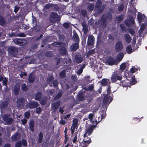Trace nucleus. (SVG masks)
<instances>
[{"instance_id":"obj_1","label":"nucleus","mask_w":147,"mask_h":147,"mask_svg":"<svg viewBox=\"0 0 147 147\" xmlns=\"http://www.w3.org/2000/svg\"><path fill=\"white\" fill-rule=\"evenodd\" d=\"M107 92V94H106L104 96L102 101V105L103 106H105L106 110L107 109L109 105L112 101L113 99V98L111 97L109 102L110 96L109 95L111 92V89L109 86L108 88Z\"/></svg>"},{"instance_id":"obj_2","label":"nucleus","mask_w":147,"mask_h":147,"mask_svg":"<svg viewBox=\"0 0 147 147\" xmlns=\"http://www.w3.org/2000/svg\"><path fill=\"white\" fill-rule=\"evenodd\" d=\"M102 3L100 0H98L95 4V10L97 11L99 13H101L103 12L105 8V5L102 6Z\"/></svg>"},{"instance_id":"obj_3","label":"nucleus","mask_w":147,"mask_h":147,"mask_svg":"<svg viewBox=\"0 0 147 147\" xmlns=\"http://www.w3.org/2000/svg\"><path fill=\"white\" fill-rule=\"evenodd\" d=\"M102 22L103 24L107 25V20H111L112 16L111 13L108 12L106 14H103L102 16Z\"/></svg>"},{"instance_id":"obj_4","label":"nucleus","mask_w":147,"mask_h":147,"mask_svg":"<svg viewBox=\"0 0 147 147\" xmlns=\"http://www.w3.org/2000/svg\"><path fill=\"white\" fill-rule=\"evenodd\" d=\"M8 52L12 56L15 57L18 53V49L15 47L10 46L8 47Z\"/></svg>"},{"instance_id":"obj_5","label":"nucleus","mask_w":147,"mask_h":147,"mask_svg":"<svg viewBox=\"0 0 147 147\" xmlns=\"http://www.w3.org/2000/svg\"><path fill=\"white\" fill-rule=\"evenodd\" d=\"M122 78L121 76H120L118 75L116 73L114 72L112 75L111 77V82L112 83L116 82L117 80H121Z\"/></svg>"},{"instance_id":"obj_6","label":"nucleus","mask_w":147,"mask_h":147,"mask_svg":"<svg viewBox=\"0 0 147 147\" xmlns=\"http://www.w3.org/2000/svg\"><path fill=\"white\" fill-rule=\"evenodd\" d=\"M58 15L56 13L52 12L50 15L49 20L52 23H55L58 20Z\"/></svg>"},{"instance_id":"obj_7","label":"nucleus","mask_w":147,"mask_h":147,"mask_svg":"<svg viewBox=\"0 0 147 147\" xmlns=\"http://www.w3.org/2000/svg\"><path fill=\"white\" fill-rule=\"evenodd\" d=\"M13 41L15 44L20 46L24 45L27 42L25 39L21 38H16Z\"/></svg>"},{"instance_id":"obj_8","label":"nucleus","mask_w":147,"mask_h":147,"mask_svg":"<svg viewBox=\"0 0 147 147\" xmlns=\"http://www.w3.org/2000/svg\"><path fill=\"white\" fill-rule=\"evenodd\" d=\"M125 23L127 26L129 27L131 24H134L135 23V22L133 17L131 15L129 16V19L126 20Z\"/></svg>"},{"instance_id":"obj_9","label":"nucleus","mask_w":147,"mask_h":147,"mask_svg":"<svg viewBox=\"0 0 147 147\" xmlns=\"http://www.w3.org/2000/svg\"><path fill=\"white\" fill-rule=\"evenodd\" d=\"M61 104L60 100H58L53 103L51 106L52 109L54 112H56L58 109Z\"/></svg>"},{"instance_id":"obj_10","label":"nucleus","mask_w":147,"mask_h":147,"mask_svg":"<svg viewBox=\"0 0 147 147\" xmlns=\"http://www.w3.org/2000/svg\"><path fill=\"white\" fill-rule=\"evenodd\" d=\"M137 19L140 24H141L142 22H145L147 20V17L144 14H138L137 16Z\"/></svg>"},{"instance_id":"obj_11","label":"nucleus","mask_w":147,"mask_h":147,"mask_svg":"<svg viewBox=\"0 0 147 147\" xmlns=\"http://www.w3.org/2000/svg\"><path fill=\"white\" fill-rule=\"evenodd\" d=\"M123 45L121 42H117L115 46V50L117 52L121 51L123 49Z\"/></svg>"},{"instance_id":"obj_12","label":"nucleus","mask_w":147,"mask_h":147,"mask_svg":"<svg viewBox=\"0 0 147 147\" xmlns=\"http://www.w3.org/2000/svg\"><path fill=\"white\" fill-rule=\"evenodd\" d=\"M96 125H91L87 127L86 130V131L88 136L90 135L92 133L94 128H95Z\"/></svg>"},{"instance_id":"obj_13","label":"nucleus","mask_w":147,"mask_h":147,"mask_svg":"<svg viewBox=\"0 0 147 147\" xmlns=\"http://www.w3.org/2000/svg\"><path fill=\"white\" fill-rule=\"evenodd\" d=\"M38 102L34 101H32L28 103V106L30 109H34L38 107L39 106Z\"/></svg>"},{"instance_id":"obj_14","label":"nucleus","mask_w":147,"mask_h":147,"mask_svg":"<svg viewBox=\"0 0 147 147\" xmlns=\"http://www.w3.org/2000/svg\"><path fill=\"white\" fill-rule=\"evenodd\" d=\"M94 38L93 35L89 36L88 38L87 45L92 46L94 43Z\"/></svg>"},{"instance_id":"obj_15","label":"nucleus","mask_w":147,"mask_h":147,"mask_svg":"<svg viewBox=\"0 0 147 147\" xmlns=\"http://www.w3.org/2000/svg\"><path fill=\"white\" fill-rule=\"evenodd\" d=\"M21 137L20 134L18 132H16L11 137V139L13 142H16L19 140Z\"/></svg>"},{"instance_id":"obj_16","label":"nucleus","mask_w":147,"mask_h":147,"mask_svg":"<svg viewBox=\"0 0 147 147\" xmlns=\"http://www.w3.org/2000/svg\"><path fill=\"white\" fill-rule=\"evenodd\" d=\"M106 61L109 65H112L116 63V60L113 57H109L107 59Z\"/></svg>"},{"instance_id":"obj_17","label":"nucleus","mask_w":147,"mask_h":147,"mask_svg":"<svg viewBox=\"0 0 147 147\" xmlns=\"http://www.w3.org/2000/svg\"><path fill=\"white\" fill-rule=\"evenodd\" d=\"M79 48V43L76 42L70 46L71 50L72 51H76Z\"/></svg>"},{"instance_id":"obj_18","label":"nucleus","mask_w":147,"mask_h":147,"mask_svg":"<svg viewBox=\"0 0 147 147\" xmlns=\"http://www.w3.org/2000/svg\"><path fill=\"white\" fill-rule=\"evenodd\" d=\"M25 100L23 97L20 98L17 100V104L18 107H23L24 106Z\"/></svg>"},{"instance_id":"obj_19","label":"nucleus","mask_w":147,"mask_h":147,"mask_svg":"<svg viewBox=\"0 0 147 147\" xmlns=\"http://www.w3.org/2000/svg\"><path fill=\"white\" fill-rule=\"evenodd\" d=\"M20 87V85L19 84L17 83L15 84L13 89V92L16 95H17L19 94Z\"/></svg>"},{"instance_id":"obj_20","label":"nucleus","mask_w":147,"mask_h":147,"mask_svg":"<svg viewBox=\"0 0 147 147\" xmlns=\"http://www.w3.org/2000/svg\"><path fill=\"white\" fill-rule=\"evenodd\" d=\"M34 121L33 119H30V122L29 123V129L32 131H34Z\"/></svg>"},{"instance_id":"obj_21","label":"nucleus","mask_w":147,"mask_h":147,"mask_svg":"<svg viewBox=\"0 0 147 147\" xmlns=\"http://www.w3.org/2000/svg\"><path fill=\"white\" fill-rule=\"evenodd\" d=\"M35 76L32 73H31L28 77V82L30 84H32L35 81Z\"/></svg>"},{"instance_id":"obj_22","label":"nucleus","mask_w":147,"mask_h":147,"mask_svg":"<svg viewBox=\"0 0 147 147\" xmlns=\"http://www.w3.org/2000/svg\"><path fill=\"white\" fill-rule=\"evenodd\" d=\"M82 142V147H87L88 145L91 143V140L90 138H89L88 140L84 141Z\"/></svg>"},{"instance_id":"obj_23","label":"nucleus","mask_w":147,"mask_h":147,"mask_svg":"<svg viewBox=\"0 0 147 147\" xmlns=\"http://www.w3.org/2000/svg\"><path fill=\"white\" fill-rule=\"evenodd\" d=\"M42 93L40 92H38L35 94V99L40 101L42 98Z\"/></svg>"},{"instance_id":"obj_24","label":"nucleus","mask_w":147,"mask_h":147,"mask_svg":"<svg viewBox=\"0 0 147 147\" xmlns=\"http://www.w3.org/2000/svg\"><path fill=\"white\" fill-rule=\"evenodd\" d=\"M83 57L78 55H76L75 56V59L76 62L78 63H81L83 61Z\"/></svg>"},{"instance_id":"obj_25","label":"nucleus","mask_w":147,"mask_h":147,"mask_svg":"<svg viewBox=\"0 0 147 147\" xmlns=\"http://www.w3.org/2000/svg\"><path fill=\"white\" fill-rule=\"evenodd\" d=\"M9 102L7 101H5L2 102L0 104V108L1 109H5L8 106Z\"/></svg>"},{"instance_id":"obj_26","label":"nucleus","mask_w":147,"mask_h":147,"mask_svg":"<svg viewBox=\"0 0 147 147\" xmlns=\"http://www.w3.org/2000/svg\"><path fill=\"white\" fill-rule=\"evenodd\" d=\"M43 136L42 132H40L38 136V142L39 144L41 143L42 142L43 139Z\"/></svg>"},{"instance_id":"obj_27","label":"nucleus","mask_w":147,"mask_h":147,"mask_svg":"<svg viewBox=\"0 0 147 147\" xmlns=\"http://www.w3.org/2000/svg\"><path fill=\"white\" fill-rule=\"evenodd\" d=\"M78 98L79 100L83 101L85 100L84 95L82 92L78 93Z\"/></svg>"},{"instance_id":"obj_28","label":"nucleus","mask_w":147,"mask_h":147,"mask_svg":"<svg viewBox=\"0 0 147 147\" xmlns=\"http://www.w3.org/2000/svg\"><path fill=\"white\" fill-rule=\"evenodd\" d=\"M73 40L75 42L79 43L80 39L78 35L76 33L74 34L73 36Z\"/></svg>"},{"instance_id":"obj_29","label":"nucleus","mask_w":147,"mask_h":147,"mask_svg":"<svg viewBox=\"0 0 147 147\" xmlns=\"http://www.w3.org/2000/svg\"><path fill=\"white\" fill-rule=\"evenodd\" d=\"M124 36L126 42L128 43H130L131 40L130 36L129 34H125Z\"/></svg>"},{"instance_id":"obj_30","label":"nucleus","mask_w":147,"mask_h":147,"mask_svg":"<svg viewBox=\"0 0 147 147\" xmlns=\"http://www.w3.org/2000/svg\"><path fill=\"white\" fill-rule=\"evenodd\" d=\"M82 25L83 27V30L84 34H86L88 31V26L85 23H83Z\"/></svg>"},{"instance_id":"obj_31","label":"nucleus","mask_w":147,"mask_h":147,"mask_svg":"<svg viewBox=\"0 0 147 147\" xmlns=\"http://www.w3.org/2000/svg\"><path fill=\"white\" fill-rule=\"evenodd\" d=\"M78 120L76 118L74 119L73 120L72 123V125L73 127L77 128L78 127Z\"/></svg>"},{"instance_id":"obj_32","label":"nucleus","mask_w":147,"mask_h":147,"mask_svg":"<svg viewBox=\"0 0 147 147\" xmlns=\"http://www.w3.org/2000/svg\"><path fill=\"white\" fill-rule=\"evenodd\" d=\"M6 22L3 17L2 16H0V25L3 26L5 25Z\"/></svg>"},{"instance_id":"obj_33","label":"nucleus","mask_w":147,"mask_h":147,"mask_svg":"<svg viewBox=\"0 0 147 147\" xmlns=\"http://www.w3.org/2000/svg\"><path fill=\"white\" fill-rule=\"evenodd\" d=\"M109 81V80L107 79H103L101 82V84L103 86H107L108 84V82Z\"/></svg>"},{"instance_id":"obj_34","label":"nucleus","mask_w":147,"mask_h":147,"mask_svg":"<svg viewBox=\"0 0 147 147\" xmlns=\"http://www.w3.org/2000/svg\"><path fill=\"white\" fill-rule=\"evenodd\" d=\"M126 51L127 53L129 54H131L133 51L131 45H129L126 47Z\"/></svg>"},{"instance_id":"obj_35","label":"nucleus","mask_w":147,"mask_h":147,"mask_svg":"<svg viewBox=\"0 0 147 147\" xmlns=\"http://www.w3.org/2000/svg\"><path fill=\"white\" fill-rule=\"evenodd\" d=\"M146 27V25L144 23H142L140 26V28L139 30L140 33L141 35L144 30Z\"/></svg>"},{"instance_id":"obj_36","label":"nucleus","mask_w":147,"mask_h":147,"mask_svg":"<svg viewBox=\"0 0 147 147\" xmlns=\"http://www.w3.org/2000/svg\"><path fill=\"white\" fill-rule=\"evenodd\" d=\"M124 57V55L123 53L120 52L117 55V59L118 60L121 61L122 60Z\"/></svg>"},{"instance_id":"obj_37","label":"nucleus","mask_w":147,"mask_h":147,"mask_svg":"<svg viewBox=\"0 0 147 147\" xmlns=\"http://www.w3.org/2000/svg\"><path fill=\"white\" fill-rule=\"evenodd\" d=\"M45 55L48 57H51L53 56V54L51 51H47L45 53Z\"/></svg>"},{"instance_id":"obj_38","label":"nucleus","mask_w":147,"mask_h":147,"mask_svg":"<svg viewBox=\"0 0 147 147\" xmlns=\"http://www.w3.org/2000/svg\"><path fill=\"white\" fill-rule=\"evenodd\" d=\"M123 15H121L115 18V20L117 22H120L123 19Z\"/></svg>"},{"instance_id":"obj_39","label":"nucleus","mask_w":147,"mask_h":147,"mask_svg":"<svg viewBox=\"0 0 147 147\" xmlns=\"http://www.w3.org/2000/svg\"><path fill=\"white\" fill-rule=\"evenodd\" d=\"M126 63H122L120 66V69L122 71H123L126 67Z\"/></svg>"},{"instance_id":"obj_40","label":"nucleus","mask_w":147,"mask_h":147,"mask_svg":"<svg viewBox=\"0 0 147 147\" xmlns=\"http://www.w3.org/2000/svg\"><path fill=\"white\" fill-rule=\"evenodd\" d=\"M65 71L63 70L60 73L59 75L61 78H65Z\"/></svg>"},{"instance_id":"obj_41","label":"nucleus","mask_w":147,"mask_h":147,"mask_svg":"<svg viewBox=\"0 0 147 147\" xmlns=\"http://www.w3.org/2000/svg\"><path fill=\"white\" fill-rule=\"evenodd\" d=\"M54 78L53 75H51L48 77L47 78V83H50L52 82V81L54 80Z\"/></svg>"},{"instance_id":"obj_42","label":"nucleus","mask_w":147,"mask_h":147,"mask_svg":"<svg viewBox=\"0 0 147 147\" xmlns=\"http://www.w3.org/2000/svg\"><path fill=\"white\" fill-rule=\"evenodd\" d=\"M62 43L59 42H55L52 44V45L54 47H59Z\"/></svg>"},{"instance_id":"obj_43","label":"nucleus","mask_w":147,"mask_h":147,"mask_svg":"<svg viewBox=\"0 0 147 147\" xmlns=\"http://www.w3.org/2000/svg\"><path fill=\"white\" fill-rule=\"evenodd\" d=\"M61 52L60 54L62 55H66L67 53V51L65 48L61 49Z\"/></svg>"},{"instance_id":"obj_44","label":"nucleus","mask_w":147,"mask_h":147,"mask_svg":"<svg viewBox=\"0 0 147 147\" xmlns=\"http://www.w3.org/2000/svg\"><path fill=\"white\" fill-rule=\"evenodd\" d=\"M94 5L93 3H92L88 5V9L90 11H92L94 9Z\"/></svg>"},{"instance_id":"obj_45","label":"nucleus","mask_w":147,"mask_h":147,"mask_svg":"<svg viewBox=\"0 0 147 147\" xmlns=\"http://www.w3.org/2000/svg\"><path fill=\"white\" fill-rule=\"evenodd\" d=\"M22 145L26 147L27 146V140L25 139H22L21 140Z\"/></svg>"},{"instance_id":"obj_46","label":"nucleus","mask_w":147,"mask_h":147,"mask_svg":"<svg viewBox=\"0 0 147 147\" xmlns=\"http://www.w3.org/2000/svg\"><path fill=\"white\" fill-rule=\"evenodd\" d=\"M53 84L54 88L58 87V82L57 80H55L53 81Z\"/></svg>"},{"instance_id":"obj_47","label":"nucleus","mask_w":147,"mask_h":147,"mask_svg":"<svg viewBox=\"0 0 147 147\" xmlns=\"http://www.w3.org/2000/svg\"><path fill=\"white\" fill-rule=\"evenodd\" d=\"M22 89L23 91H26L28 90V88L26 84L24 83L22 85Z\"/></svg>"},{"instance_id":"obj_48","label":"nucleus","mask_w":147,"mask_h":147,"mask_svg":"<svg viewBox=\"0 0 147 147\" xmlns=\"http://www.w3.org/2000/svg\"><path fill=\"white\" fill-rule=\"evenodd\" d=\"M137 83V81L136 80L135 77H132L131 78V80L130 82V83L131 85H134Z\"/></svg>"},{"instance_id":"obj_49","label":"nucleus","mask_w":147,"mask_h":147,"mask_svg":"<svg viewBox=\"0 0 147 147\" xmlns=\"http://www.w3.org/2000/svg\"><path fill=\"white\" fill-rule=\"evenodd\" d=\"M47 102V99L46 98H44L41 100H40V102L41 105H44L46 104Z\"/></svg>"},{"instance_id":"obj_50","label":"nucleus","mask_w":147,"mask_h":147,"mask_svg":"<svg viewBox=\"0 0 147 147\" xmlns=\"http://www.w3.org/2000/svg\"><path fill=\"white\" fill-rule=\"evenodd\" d=\"M30 116V111L26 112L24 115V117L27 119H29Z\"/></svg>"},{"instance_id":"obj_51","label":"nucleus","mask_w":147,"mask_h":147,"mask_svg":"<svg viewBox=\"0 0 147 147\" xmlns=\"http://www.w3.org/2000/svg\"><path fill=\"white\" fill-rule=\"evenodd\" d=\"M13 119L12 118H9L6 119L5 121L7 122V124H11L12 123Z\"/></svg>"},{"instance_id":"obj_52","label":"nucleus","mask_w":147,"mask_h":147,"mask_svg":"<svg viewBox=\"0 0 147 147\" xmlns=\"http://www.w3.org/2000/svg\"><path fill=\"white\" fill-rule=\"evenodd\" d=\"M22 145L21 141H18L16 144L15 147H22Z\"/></svg>"},{"instance_id":"obj_53","label":"nucleus","mask_w":147,"mask_h":147,"mask_svg":"<svg viewBox=\"0 0 147 147\" xmlns=\"http://www.w3.org/2000/svg\"><path fill=\"white\" fill-rule=\"evenodd\" d=\"M130 71L131 73L132 74L134 73L135 72L138 71V69L136 68L133 67L131 68Z\"/></svg>"},{"instance_id":"obj_54","label":"nucleus","mask_w":147,"mask_h":147,"mask_svg":"<svg viewBox=\"0 0 147 147\" xmlns=\"http://www.w3.org/2000/svg\"><path fill=\"white\" fill-rule=\"evenodd\" d=\"M132 123H136L140 121V119L137 118H134L132 120Z\"/></svg>"},{"instance_id":"obj_55","label":"nucleus","mask_w":147,"mask_h":147,"mask_svg":"<svg viewBox=\"0 0 147 147\" xmlns=\"http://www.w3.org/2000/svg\"><path fill=\"white\" fill-rule=\"evenodd\" d=\"M8 80L6 78H4V79L3 80V86H6L7 84Z\"/></svg>"},{"instance_id":"obj_56","label":"nucleus","mask_w":147,"mask_h":147,"mask_svg":"<svg viewBox=\"0 0 147 147\" xmlns=\"http://www.w3.org/2000/svg\"><path fill=\"white\" fill-rule=\"evenodd\" d=\"M62 96V93L59 92L55 96V98L56 99H59Z\"/></svg>"},{"instance_id":"obj_57","label":"nucleus","mask_w":147,"mask_h":147,"mask_svg":"<svg viewBox=\"0 0 147 147\" xmlns=\"http://www.w3.org/2000/svg\"><path fill=\"white\" fill-rule=\"evenodd\" d=\"M81 13L82 15L84 16V17L87 14V11L85 9H82L81 11Z\"/></svg>"},{"instance_id":"obj_58","label":"nucleus","mask_w":147,"mask_h":147,"mask_svg":"<svg viewBox=\"0 0 147 147\" xmlns=\"http://www.w3.org/2000/svg\"><path fill=\"white\" fill-rule=\"evenodd\" d=\"M128 32L131 35V36H133L135 34V31L133 29L131 28H130L128 30Z\"/></svg>"},{"instance_id":"obj_59","label":"nucleus","mask_w":147,"mask_h":147,"mask_svg":"<svg viewBox=\"0 0 147 147\" xmlns=\"http://www.w3.org/2000/svg\"><path fill=\"white\" fill-rule=\"evenodd\" d=\"M20 9V7L17 5L15 6L14 7V9L13 11L15 13H16Z\"/></svg>"},{"instance_id":"obj_60","label":"nucleus","mask_w":147,"mask_h":147,"mask_svg":"<svg viewBox=\"0 0 147 147\" xmlns=\"http://www.w3.org/2000/svg\"><path fill=\"white\" fill-rule=\"evenodd\" d=\"M60 8V7L57 5H55L54 7V9L56 11H59Z\"/></svg>"},{"instance_id":"obj_61","label":"nucleus","mask_w":147,"mask_h":147,"mask_svg":"<svg viewBox=\"0 0 147 147\" xmlns=\"http://www.w3.org/2000/svg\"><path fill=\"white\" fill-rule=\"evenodd\" d=\"M124 6L123 5H121L118 7V9L119 11H122L124 9Z\"/></svg>"},{"instance_id":"obj_62","label":"nucleus","mask_w":147,"mask_h":147,"mask_svg":"<svg viewBox=\"0 0 147 147\" xmlns=\"http://www.w3.org/2000/svg\"><path fill=\"white\" fill-rule=\"evenodd\" d=\"M64 27L66 28H69V24L67 22L64 23L63 24Z\"/></svg>"},{"instance_id":"obj_63","label":"nucleus","mask_w":147,"mask_h":147,"mask_svg":"<svg viewBox=\"0 0 147 147\" xmlns=\"http://www.w3.org/2000/svg\"><path fill=\"white\" fill-rule=\"evenodd\" d=\"M42 111V109L40 107H39L36 109V112L37 113L39 114H40Z\"/></svg>"},{"instance_id":"obj_64","label":"nucleus","mask_w":147,"mask_h":147,"mask_svg":"<svg viewBox=\"0 0 147 147\" xmlns=\"http://www.w3.org/2000/svg\"><path fill=\"white\" fill-rule=\"evenodd\" d=\"M94 114L93 113H90L88 115V118L91 121L92 120Z\"/></svg>"}]
</instances>
